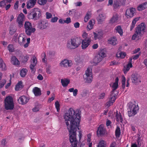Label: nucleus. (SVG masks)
I'll return each instance as SVG.
<instances>
[{
  "label": "nucleus",
  "instance_id": "nucleus-1",
  "mask_svg": "<svg viewBox=\"0 0 147 147\" xmlns=\"http://www.w3.org/2000/svg\"><path fill=\"white\" fill-rule=\"evenodd\" d=\"M81 118V114L71 108L69 109L64 115L65 124L69 132L71 147H77L78 141L76 138V131L78 129H79Z\"/></svg>",
  "mask_w": 147,
  "mask_h": 147
},
{
  "label": "nucleus",
  "instance_id": "nucleus-2",
  "mask_svg": "<svg viewBox=\"0 0 147 147\" xmlns=\"http://www.w3.org/2000/svg\"><path fill=\"white\" fill-rule=\"evenodd\" d=\"M81 44V39L78 37L72 38L67 41V47L70 49L77 48Z\"/></svg>",
  "mask_w": 147,
  "mask_h": 147
},
{
  "label": "nucleus",
  "instance_id": "nucleus-3",
  "mask_svg": "<svg viewBox=\"0 0 147 147\" xmlns=\"http://www.w3.org/2000/svg\"><path fill=\"white\" fill-rule=\"evenodd\" d=\"M145 28L146 25L144 23L142 22L139 24L136 28L135 33L132 37V40H135L136 38L138 40L140 39L142 35V32H144Z\"/></svg>",
  "mask_w": 147,
  "mask_h": 147
},
{
  "label": "nucleus",
  "instance_id": "nucleus-4",
  "mask_svg": "<svg viewBox=\"0 0 147 147\" xmlns=\"http://www.w3.org/2000/svg\"><path fill=\"white\" fill-rule=\"evenodd\" d=\"M128 105L129 108L127 111L128 116L129 117L134 116L137 113V111L139 109L138 105L131 102H129Z\"/></svg>",
  "mask_w": 147,
  "mask_h": 147
},
{
  "label": "nucleus",
  "instance_id": "nucleus-5",
  "mask_svg": "<svg viewBox=\"0 0 147 147\" xmlns=\"http://www.w3.org/2000/svg\"><path fill=\"white\" fill-rule=\"evenodd\" d=\"M41 16L40 10L38 8L33 9L28 15V18L29 19L36 20L40 18Z\"/></svg>",
  "mask_w": 147,
  "mask_h": 147
},
{
  "label": "nucleus",
  "instance_id": "nucleus-6",
  "mask_svg": "<svg viewBox=\"0 0 147 147\" xmlns=\"http://www.w3.org/2000/svg\"><path fill=\"white\" fill-rule=\"evenodd\" d=\"M4 106L6 110H12L14 107L13 98L11 96H7L4 100Z\"/></svg>",
  "mask_w": 147,
  "mask_h": 147
},
{
  "label": "nucleus",
  "instance_id": "nucleus-7",
  "mask_svg": "<svg viewBox=\"0 0 147 147\" xmlns=\"http://www.w3.org/2000/svg\"><path fill=\"white\" fill-rule=\"evenodd\" d=\"M24 28L26 34L28 36H30L32 33L36 31L35 28L32 26V24L28 21L25 22L24 24Z\"/></svg>",
  "mask_w": 147,
  "mask_h": 147
},
{
  "label": "nucleus",
  "instance_id": "nucleus-8",
  "mask_svg": "<svg viewBox=\"0 0 147 147\" xmlns=\"http://www.w3.org/2000/svg\"><path fill=\"white\" fill-rule=\"evenodd\" d=\"M83 78L85 82L87 83H91L93 80L92 71L89 68H87L85 73L83 75Z\"/></svg>",
  "mask_w": 147,
  "mask_h": 147
},
{
  "label": "nucleus",
  "instance_id": "nucleus-9",
  "mask_svg": "<svg viewBox=\"0 0 147 147\" xmlns=\"http://www.w3.org/2000/svg\"><path fill=\"white\" fill-rule=\"evenodd\" d=\"M141 78L140 76L136 73L133 74L131 77L132 83L135 85H138L141 82Z\"/></svg>",
  "mask_w": 147,
  "mask_h": 147
},
{
  "label": "nucleus",
  "instance_id": "nucleus-10",
  "mask_svg": "<svg viewBox=\"0 0 147 147\" xmlns=\"http://www.w3.org/2000/svg\"><path fill=\"white\" fill-rule=\"evenodd\" d=\"M25 20V17L23 13H21L18 15L17 19L16 22L20 28H21L23 26V22Z\"/></svg>",
  "mask_w": 147,
  "mask_h": 147
},
{
  "label": "nucleus",
  "instance_id": "nucleus-11",
  "mask_svg": "<svg viewBox=\"0 0 147 147\" xmlns=\"http://www.w3.org/2000/svg\"><path fill=\"white\" fill-rule=\"evenodd\" d=\"M135 11V9L133 7L128 9L126 11L125 16L127 18H131L134 16Z\"/></svg>",
  "mask_w": 147,
  "mask_h": 147
},
{
  "label": "nucleus",
  "instance_id": "nucleus-12",
  "mask_svg": "<svg viewBox=\"0 0 147 147\" xmlns=\"http://www.w3.org/2000/svg\"><path fill=\"white\" fill-rule=\"evenodd\" d=\"M91 39L90 38H86L82 40L81 47L83 49H86L90 45L91 42Z\"/></svg>",
  "mask_w": 147,
  "mask_h": 147
},
{
  "label": "nucleus",
  "instance_id": "nucleus-13",
  "mask_svg": "<svg viewBox=\"0 0 147 147\" xmlns=\"http://www.w3.org/2000/svg\"><path fill=\"white\" fill-rule=\"evenodd\" d=\"M106 132V129L102 124H101L99 126L96 131L97 134L98 136L99 135L100 136L105 135Z\"/></svg>",
  "mask_w": 147,
  "mask_h": 147
},
{
  "label": "nucleus",
  "instance_id": "nucleus-14",
  "mask_svg": "<svg viewBox=\"0 0 147 147\" xmlns=\"http://www.w3.org/2000/svg\"><path fill=\"white\" fill-rule=\"evenodd\" d=\"M60 64L61 67H67L71 66L73 63L71 60L64 59L61 62Z\"/></svg>",
  "mask_w": 147,
  "mask_h": 147
},
{
  "label": "nucleus",
  "instance_id": "nucleus-15",
  "mask_svg": "<svg viewBox=\"0 0 147 147\" xmlns=\"http://www.w3.org/2000/svg\"><path fill=\"white\" fill-rule=\"evenodd\" d=\"M26 40V39L23 37V34H20L19 35L18 38V42L20 46L24 45Z\"/></svg>",
  "mask_w": 147,
  "mask_h": 147
},
{
  "label": "nucleus",
  "instance_id": "nucleus-16",
  "mask_svg": "<svg viewBox=\"0 0 147 147\" xmlns=\"http://www.w3.org/2000/svg\"><path fill=\"white\" fill-rule=\"evenodd\" d=\"M125 0H123V2L122 3L120 0H115L114 1L113 7L115 9L119 7L121 5H125Z\"/></svg>",
  "mask_w": 147,
  "mask_h": 147
},
{
  "label": "nucleus",
  "instance_id": "nucleus-17",
  "mask_svg": "<svg viewBox=\"0 0 147 147\" xmlns=\"http://www.w3.org/2000/svg\"><path fill=\"white\" fill-rule=\"evenodd\" d=\"M48 24L46 20L42 21L39 24L38 27L40 29H45L48 26Z\"/></svg>",
  "mask_w": 147,
  "mask_h": 147
},
{
  "label": "nucleus",
  "instance_id": "nucleus-18",
  "mask_svg": "<svg viewBox=\"0 0 147 147\" xmlns=\"http://www.w3.org/2000/svg\"><path fill=\"white\" fill-rule=\"evenodd\" d=\"M116 96H117L114 95L113 94H110V97L109 99V100L107 103V105L108 107L110 106L115 102L116 99Z\"/></svg>",
  "mask_w": 147,
  "mask_h": 147
},
{
  "label": "nucleus",
  "instance_id": "nucleus-19",
  "mask_svg": "<svg viewBox=\"0 0 147 147\" xmlns=\"http://www.w3.org/2000/svg\"><path fill=\"white\" fill-rule=\"evenodd\" d=\"M118 84L116 83H114L112 86L113 89L111 92L110 94L117 96L118 94V92L116 90L118 88Z\"/></svg>",
  "mask_w": 147,
  "mask_h": 147
},
{
  "label": "nucleus",
  "instance_id": "nucleus-20",
  "mask_svg": "<svg viewBox=\"0 0 147 147\" xmlns=\"http://www.w3.org/2000/svg\"><path fill=\"white\" fill-rule=\"evenodd\" d=\"M36 57H33L32 62L30 65V68L31 71H34V67L36 65L37 61L36 60Z\"/></svg>",
  "mask_w": 147,
  "mask_h": 147
},
{
  "label": "nucleus",
  "instance_id": "nucleus-21",
  "mask_svg": "<svg viewBox=\"0 0 147 147\" xmlns=\"http://www.w3.org/2000/svg\"><path fill=\"white\" fill-rule=\"evenodd\" d=\"M11 62L14 65L18 66L20 65V62L15 56H13L11 58Z\"/></svg>",
  "mask_w": 147,
  "mask_h": 147
},
{
  "label": "nucleus",
  "instance_id": "nucleus-22",
  "mask_svg": "<svg viewBox=\"0 0 147 147\" xmlns=\"http://www.w3.org/2000/svg\"><path fill=\"white\" fill-rule=\"evenodd\" d=\"M33 92L35 96H40L42 94L40 89L37 87H34L33 89Z\"/></svg>",
  "mask_w": 147,
  "mask_h": 147
},
{
  "label": "nucleus",
  "instance_id": "nucleus-23",
  "mask_svg": "<svg viewBox=\"0 0 147 147\" xmlns=\"http://www.w3.org/2000/svg\"><path fill=\"white\" fill-rule=\"evenodd\" d=\"M105 16L103 14H100L97 18V20L98 24H101L105 20Z\"/></svg>",
  "mask_w": 147,
  "mask_h": 147
},
{
  "label": "nucleus",
  "instance_id": "nucleus-24",
  "mask_svg": "<svg viewBox=\"0 0 147 147\" xmlns=\"http://www.w3.org/2000/svg\"><path fill=\"white\" fill-rule=\"evenodd\" d=\"M118 19V14L117 13H115L113 14L112 18L110 20L109 23L111 24L117 22Z\"/></svg>",
  "mask_w": 147,
  "mask_h": 147
},
{
  "label": "nucleus",
  "instance_id": "nucleus-25",
  "mask_svg": "<svg viewBox=\"0 0 147 147\" xmlns=\"http://www.w3.org/2000/svg\"><path fill=\"white\" fill-rule=\"evenodd\" d=\"M36 0H29V1L27 2V8L30 9L33 7L35 5Z\"/></svg>",
  "mask_w": 147,
  "mask_h": 147
},
{
  "label": "nucleus",
  "instance_id": "nucleus-26",
  "mask_svg": "<svg viewBox=\"0 0 147 147\" xmlns=\"http://www.w3.org/2000/svg\"><path fill=\"white\" fill-rule=\"evenodd\" d=\"M147 7V2H146L140 5L137 7L139 11H142L145 9Z\"/></svg>",
  "mask_w": 147,
  "mask_h": 147
},
{
  "label": "nucleus",
  "instance_id": "nucleus-27",
  "mask_svg": "<svg viewBox=\"0 0 147 147\" xmlns=\"http://www.w3.org/2000/svg\"><path fill=\"white\" fill-rule=\"evenodd\" d=\"M19 100H20V104L23 105L26 104L28 101V100L27 99L26 97L23 96H20Z\"/></svg>",
  "mask_w": 147,
  "mask_h": 147
},
{
  "label": "nucleus",
  "instance_id": "nucleus-28",
  "mask_svg": "<svg viewBox=\"0 0 147 147\" xmlns=\"http://www.w3.org/2000/svg\"><path fill=\"white\" fill-rule=\"evenodd\" d=\"M115 30L116 32L119 33L121 36L123 35V30L121 26H116L115 28Z\"/></svg>",
  "mask_w": 147,
  "mask_h": 147
},
{
  "label": "nucleus",
  "instance_id": "nucleus-29",
  "mask_svg": "<svg viewBox=\"0 0 147 147\" xmlns=\"http://www.w3.org/2000/svg\"><path fill=\"white\" fill-rule=\"evenodd\" d=\"M0 67L3 71H5L7 69L6 65L1 58L0 59Z\"/></svg>",
  "mask_w": 147,
  "mask_h": 147
},
{
  "label": "nucleus",
  "instance_id": "nucleus-30",
  "mask_svg": "<svg viewBox=\"0 0 147 147\" xmlns=\"http://www.w3.org/2000/svg\"><path fill=\"white\" fill-rule=\"evenodd\" d=\"M116 121H117L119 122L120 121L122 122L123 119L120 113H118V112H117L116 113Z\"/></svg>",
  "mask_w": 147,
  "mask_h": 147
},
{
  "label": "nucleus",
  "instance_id": "nucleus-31",
  "mask_svg": "<svg viewBox=\"0 0 147 147\" xmlns=\"http://www.w3.org/2000/svg\"><path fill=\"white\" fill-rule=\"evenodd\" d=\"M61 82L62 86L63 87H66L70 82V80L69 79H62L61 80Z\"/></svg>",
  "mask_w": 147,
  "mask_h": 147
},
{
  "label": "nucleus",
  "instance_id": "nucleus-32",
  "mask_svg": "<svg viewBox=\"0 0 147 147\" xmlns=\"http://www.w3.org/2000/svg\"><path fill=\"white\" fill-rule=\"evenodd\" d=\"M117 42V40L115 37L111 38L108 40L109 43L113 45L116 44Z\"/></svg>",
  "mask_w": 147,
  "mask_h": 147
},
{
  "label": "nucleus",
  "instance_id": "nucleus-33",
  "mask_svg": "<svg viewBox=\"0 0 147 147\" xmlns=\"http://www.w3.org/2000/svg\"><path fill=\"white\" fill-rule=\"evenodd\" d=\"M94 24V23L93 24L92 20H90L88 22V25L87 27V30L89 31L92 29L93 28Z\"/></svg>",
  "mask_w": 147,
  "mask_h": 147
},
{
  "label": "nucleus",
  "instance_id": "nucleus-34",
  "mask_svg": "<svg viewBox=\"0 0 147 147\" xmlns=\"http://www.w3.org/2000/svg\"><path fill=\"white\" fill-rule=\"evenodd\" d=\"M2 75V74L1 73H0V88H2L6 82V80L5 79H3L1 80Z\"/></svg>",
  "mask_w": 147,
  "mask_h": 147
},
{
  "label": "nucleus",
  "instance_id": "nucleus-35",
  "mask_svg": "<svg viewBox=\"0 0 147 147\" xmlns=\"http://www.w3.org/2000/svg\"><path fill=\"white\" fill-rule=\"evenodd\" d=\"M28 70L26 69L23 68L20 71V74L21 77H24L26 74Z\"/></svg>",
  "mask_w": 147,
  "mask_h": 147
},
{
  "label": "nucleus",
  "instance_id": "nucleus-36",
  "mask_svg": "<svg viewBox=\"0 0 147 147\" xmlns=\"http://www.w3.org/2000/svg\"><path fill=\"white\" fill-rule=\"evenodd\" d=\"M121 133L120 127L119 126H117L115 131V135L116 137L119 138L120 136Z\"/></svg>",
  "mask_w": 147,
  "mask_h": 147
},
{
  "label": "nucleus",
  "instance_id": "nucleus-37",
  "mask_svg": "<svg viewBox=\"0 0 147 147\" xmlns=\"http://www.w3.org/2000/svg\"><path fill=\"white\" fill-rule=\"evenodd\" d=\"M126 55V53H125L121 52L117 53L116 56L117 57H120L121 58L123 59L125 58Z\"/></svg>",
  "mask_w": 147,
  "mask_h": 147
},
{
  "label": "nucleus",
  "instance_id": "nucleus-38",
  "mask_svg": "<svg viewBox=\"0 0 147 147\" xmlns=\"http://www.w3.org/2000/svg\"><path fill=\"white\" fill-rule=\"evenodd\" d=\"M16 30L17 29L15 27L11 26L9 28V34L11 35L14 34L16 32Z\"/></svg>",
  "mask_w": 147,
  "mask_h": 147
},
{
  "label": "nucleus",
  "instance_id": "nucleus-39",
  "mask_svg": "<svg viewBox=\"0 0 147 147\" xmlns=\"http://www.w3.org/2000/svg\"><path fill=\"white\" fill-rule=\"evenodd\" d=\"M22 82L21 81L18 82L17 84L16 85L15 89L16 90L18 91L20 90V88H23L22 86Z\"/></svg>",
  "mask_w": 147,
  "mask_h": 147
},
{
  "label": "nucleus",
  "instance_id": "nucleus-40",
  "mask_svg": "<svg viewBox=\"0 0 147 147\" xmlns=\"http://www.w3.org/2000/svg\"><path fill=\"white\" fill-rule=\"evenodd\" d=\"M98 55L102 59L106 56L105 53L103 49L100 50Z\"/></svg>",
  "mask_w": 147,
  "mask_h": 147
},
{
  "label": "nucleus",
  "instance_id": "nucleus-41",
  "mask_svg": "<svg viewBox=\"0 0 147 147\" xmlns=\"http://www.w3.org/2000/svg\"><path fill=\"white\" fill-rule=\"evenodd\" d=\"M102 59L100 58L98 55L96 56L93 60L94 62L95 63H98L100 62Z\"/></svg>",
  "mask_w": 147,
  "mask_h": 147
},
{
  "label": "nucleus",
  "instance_id": "nucleus-42",
  "mask_svg": "<svg viewBox=\"0 0 147 147\" xmlns=\"http://www.w3.org/2000/svg\"><path fill=\"white\" fill-rule=\"evenodd\" d=\"M93 33L94 35V39L95 40L100 39L102 37V35H100V32H98V33H96L95 32H93Z\"/></svg>",
  "mask_w": 147,
  "mask_h": 147
},
{
  "label": "nucleus",
  "instance_id": "nucleus-43",
  "mask_svg": "<svg viewBox=\"0 0 147 147\" xmlns=\"http://www.w3.org/2000/svg\"><path fill=\"white\" fill-rule=\"evenodd\" d=\"M90 12L88 11L85 17L84 18V21L85 22H87L88 20L90 19Z\"/></svg>",
  "mask_w": 147,
  "mask_h": 147
},
{
  "label": "nucleus",
  "instance_id": "nucleus-44",
  "mask_svg": "<svg viewBox=\"0 0 147 147\" xmlns=\"http://www.w3.org/2000/svg\"><path fill=\"white\" fill-rule=\"evenodd\" d=\"M29 58V55H26L25 56L22 57V62L24 63H26Z\"/></svg>",
  "mask_w": 147,
  "mask_h": 147
},
{
  "label": "nucleus",
  "instance_id": "nucleus-45",
  "mask_svg": "<svg viewBox=\"0 0 147 147\" xmlns=\"http://www.w3.org/2000/svg\"><path fill=\"white\" fill-rule=\"evenodd\" d=\"M106 143L104 140H102L100 141L97 146V147H106Z\"/></svg>",
  "mask_w": 147,
  "mask_h": 147
},
{
  "label": "nucleus",
  "instance_id": "nucleus-46",
  "mask_svg": "<svg viewBox=\"0 0 147 147\" xmlns=\"http://www.w3.org/2000/svg\"><path fill=\"white\" fill-rule=\"evenodd\" d=\"M7 48L10 52L12 53L14 52V49L13 46L12 45H9L7 46Z\"/></svg>",
  "mask_w": 147,
  "mask_h": 147
},
{
  "label": "nucleus",
  "instance_id": "nucleus-47",
  "mask_svg": "<svg viewBox=\"0 0 147 147\" xmlns=\"http://www.w3.org/2000/svg\"><path fill=\"white\" fill-rule=\"evenodd\" d=\"M126 78L125 77L123 76L122 77V87L123 88H124L125 86Z\"/></svg>",
  "mask_w": 147,
  "mask_h": 147
},
{
  "label": "nucleus",
  "instance_id": "nucleus-48",
  "mask_svg": "<svg viewBox=\"0 0 147 147\" xmlns=\"http://www.w3.org/2000/svg\"><path fill=\"white\" fill-rule=\"evenodd\" d=\"M55 108L57 109V111L59 112L60 110V104L59 102L57 100L55 102Z\"/></svg>",
  "mask_w": 147,
  "mask_h": 147
},
{
  "label": "nucleus",
  "instance_id": "nucleus-49",
  "mask_svg": "<svg viewBox=\"0 0 147 147\" xmlns=\"http://www.w3.org/2000/svg\"><path fill=\"white\" fill-rule=\"evenodd\" d=\"M47 0H38V3L40 5H44L46 4Z\"/></svg>",
  "mask_w": 147,
  "mask_h": 147
},
{
  "label": "nucleus",
  "instance_id": "nucleus-50",
  "mask_svg": "<svg viewBox=\"0 0 147 147\" xmlns=\"http://www.w3.org/2000/svg\"><path fill=\"white\" fill-rule=\"evenodd\" d=\"M30 38H28L27 39V43L24 45V47L25 48H26L28 47L29 44L30 43Z\"/></svg>",
  "mask_w": 147,
  "mask_h": 147
},
{
  "label": "nucleus",
  "instance_id": "nucleus-51",
  "mask_svg": "<svg viewBox=\"0 0 147 147\" xmlns=\"http://www.w3.org/2000/svg\"><path fill=\"white\" fill-rule=\"evenodd\" d=\"M9 76H10V79H9L10 82L7 83V85L5 86V88L6 89L8 88L11 84V78H12V77H11L12 75L11 74H10L9 75Z\"/></svg>",
  "mask_w": 147,
  "mask_h": 147
},
{
  "label": "nucleus",
  "instance_id": "nucleus-52",
  "mask_svg": "<svg viewBox=\"0 0 147 147\" xmlns=\"http://www.w3.org/2000/svg\"><path fill=\"white\" fill-rule=\"evenodd\" d=\"M141 52H139L138 54L134 56L133 57V59L134 60H136L139 57Z\"/></svg>",
  "mask_w": 147,
  "mask_h": 147
},
{
  "label": "nucleus",
  "instance_id": "nucleus-53",
  "mask_svg": "<svg viewBox=\"0 0 147 147\" xmlns=\"http://www.w3.org/2000/svg\"><path fill=\"white\" fill-rule=\"evenodd\" d=\"M130 68L127 65H126V67L123 69L124 73L125 74H126L130 69Z\"/></svg>",
  "mask_w": 147,
  "mask_h": 147
},
{
  "label": "nucleus",
  "instance_id": "nucleus-54",
  "mask_svg": "<svg viewBox=\"0 0 147 147\" xmlns=\"http://www.w3.org/2000/svg\"><path fill=\"white\" fill-rule=\"evenodd\" d=\"M105 93L104 92L101 93L98 97V98L100 99H102L105 97Z\"/></svg>",
  "mask_w": 147,
  "mask_h": 147
},
{
  "label": "nucleus",
  "instance_id": "nucleus-55",
  "mask_svg": "<svg viewBox=\"0 0 147 147\" xmlns=\"http://www.w3.org/2000/svg\"><path fill=\"white\" fill-rule=\"evenodd\" d=\"M87 91L86 90H83V92L81 93V95L82 97H85L87 95Z\"/></svg>",
  "mask_w": 147,
  "mask_h": 147
},
{
  "label": "nucleus",
  "instance_id": "nucleus-56",
  "mask_svg": "<svg viewBox=\"0 0 147 147\" xmlns=\"http://www.w3.org/2000/svg\"><path fill=\"white\" fill-rule=\"evenodd\" d=\"M41 55L42 57H44L42 59V61L44 63H46L47 62V61L45 60V53H43Z\"/></svg>",
  "mask_w": 147,
  "mask_h": 147
},
{
  "label": "nucleus",
  "instance_id": "nucleus-57",
  "mask_svg": "<svg viewBox=\"0 0 147 147\" xmlns=\"http://www.w3.org/2000/svg\"><path fill=\"white\" fill-rule=\"evenodd\" d=\"M46 18L47 19H49L51 18L52 15L50 13L47 12L46 14Z\"/></svg>",
  "mask_w": 147,
  "mask_h": 147
},
{
  "label": "nucleus",
  "instance_id": "nucleus-58",
  "mask_svg": "<svg viewBox=\"0 0 147 147\" xmlns=\"http://www.w3.org/2000/svg\"><path fill=\"white\" fill-rule=\"evenodd\" d=\"M19 1H17L15 3L14 5V8L15 9H17L18 8L19 6Z\"/></svg>",
  "mask_w": 147,
  "mask_h": 147
},
{
  "label": "nucleus",
  "instance_id": "nucleus-59",
  "mask_svg": "<svg viewBox=\"0 0 147 147\" xmlns=\"http://www.w3.org/2000/svg\"><path fill=\"white\" fill-rule=\"evenodd\" d=\"M58 18L57 17H54L51 19V22H57Z\"/></svg>",
  "mask_w": 147,
  "mask_h": 147
},
{
  "label": "nucleus",
  "instance_id": "nucleus-60",
  "mask_svg": "<svg viewBox=\"0 0 147 147\" xmlns=\"http://www.w3.org/2000/svg\"><path fill=\"white\" fill-rule=\"evenodd\" d=\"M138 20V18H134L132 21V22L131 23V24L133 25H135L136 22Z\"/></svg>",
  "mask_w": 147,
  "mask_h": 147
},
{
  "label": "nucleus",
  "instance_id": "nucleus-61",
  "mask_svg": "<svg viewBox=\"0 0 147 147\" xmlns=\"http://www.w3.org/2000/svg\"><path fill=\"white\" fill-rule=\"evenodd\" d=\"M71 22V18H66V20H64V22L65 23L67 24H69Z\"/></svg>",
  "mask_w": 147,
  "mask_h": 147
},
{
  "label": "nucleus",
  "instance_id": "nucleus-62",
  "mask_svg": "<svg viewBox=\"0 0 147 147\" xmlns=\"http://www.w3.org/2000/svg\"><path fill=\"white\" fill-rule=\"evenodd\" d=\"M80 23L78 22H76L74 24V27L76 28H79L80 27Z\"/></svg>",
  "mask_w": 147,
  "mask_h": 147
},
{
  "label": "nucleus",
  "instance_id": "nucleus-63",
  "mask_svg": "<svg viewBox=\"0 0 147 147\" xmlns=\"http://www.w3.org/2000/svg\"><path fill=\"white\" fill-rule=\"evenodd\" d=\"M37 78L38 79L40 80H42L43 79V76H42V75L41 74H39L38 76L37 77Z\"/></svg>",
  "mask_w": 147,
  "mask_h": 147
},
{
  "label": "nucleus",
  "instance_id": "nucleus-64",
  "mask_svg": "<svg viewBox=\"0 0 147 147\" xmlns=\"http://www.w3.org/2000/svg\"><path fill=\"white\" fill-rule=\"evenodd\" d=\"M78 92V90L77 89H75L74 90L73 92V95L74 96H76Z\"/></svg>",
  "mask_w": 147,
  "mask_h": 147
}]
</instances>
